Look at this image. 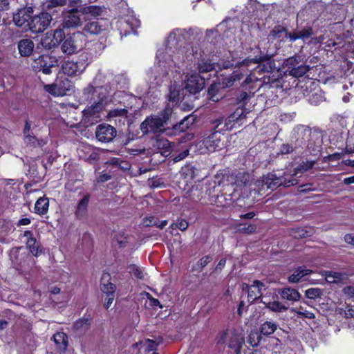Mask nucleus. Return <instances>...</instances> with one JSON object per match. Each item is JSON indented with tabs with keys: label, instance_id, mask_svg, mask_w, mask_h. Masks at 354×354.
<instances>
[{
	"label": "nucleus",
	"instance_id": "obj_1",
	"mask_svg": "<svg viewBox=\"0 0 354 354\" xmlns=\"http://www.w3.org/2000/svg\"><path fill=\"white\" fill-rule=\"evenodd\" d=\"M323 131L319 129L308 126H296L291 135V142L295 149H303L306 145L308 152L313 156L318 155L322 149Z\"/></svg>",
	"mask_w": 354,
	"mask_h": 354
},
{
	"label": "nucleus",
	"instance_id": "obj_2",
	"mask_svg": "<svg viewBox=\"0 0 354 354\" xmlns=\"http://www.w3.org/2000/svg\"><path fill=\"white\" fill-rule=\"evenodd\" d=\"M245 117L246 115L244 114L243 110L242 109H238L227 119L224 120L223 118H220L215 120L214 123L216 124V126L214 132L205 138L202 142V145L205 147V150L209 152H214L219 151L225 147L226 137L220 133L221 129L216 130V129H217L219 125L223 122V121H225V124L227 125L228 123L239 121Z\"/></svg>",
	"mask_w": 354,
	"mask_h": 354
},
{
	"label": "nucleus",
	"instance_id": "obj_3",
	"mask_svg": "<svg viewBox=\"0 0 354 354\" xmlns=\"http://www.w3.org/2000/svg\"><path fill=\"white\" fill-rule=\"evenodd\" d=\"M66 5V0H50L47 2L46 8L47 12H42L32 17L28 26L33 33L44 32L50 24L53 19L50 12H57L60 8Z\"/></svg>",
	"mask_w": 354,
	"mask_h": 354
},
{
	"label": "nucleus",
	"instance_id": "obj_4",
	"mask_svg": "<svg viewBox=\"0 0 354 354\" xmlns=\"http://www.w3.org/2000/svg\"><path fill=\"white\" fill-rule=\"evenodd\" d=\"M172 113V108L169 106H167L159 115L147 116L140 124V129L145 135L162 133L165 131Z\"/></svg>",
	"mask_w": 354,
	"mask_h": 354
},
{
	"label": "nucleus",
	"instance_id": "obj_5",
	"mask_svg": "<svg viewBox=\"0 0 354 354\" xmlns=\"http://www.w3.org/2000/svg\"><path fill=\"white\" fill-rule=\"evenodd\" d=\"M112 77L113 75L109 73L106 74L99 73L95 77L93 84H88L84 88L83 95H84V98L86 100L94 99L95 93L101 95V93L99 91L100 89L105 90V93H102V96L100 97V99L102 100L106 97L108 94L109 89L111 88L109 80Z\"/></svg>",
	"mask_w": 354,
	"mask_h": 354
},
{
	"label": "nucleus",
	"instance_id": "obj_6",
	"mask_svg": "<svg viewBox=\"0 0 354 354\" xmlns=\"http://www.w3.org/2000/svg\"><path fill=\"white\" fill-rule=\"evenodd\" d=\"M257 183L258 186H261V190L265 189L274 190L281 185L290 187L296 185L297 184V180L292 176H278L275 174L269 173L263 176L262 179Z\"/></svg>",
	"mask_w": 354,
	"mask_h": 354
},
{
	"label": "nucleus",
	"instance_id": "obj_7",
	"mask_svg": "<svg viewBox=\"0 0 354 354\" xmlns=\"http://www.w3.org/2000/svg\"><path fill=\"white\" fill-rule=\"evenodd\" d=\"M88 65V56L82 54L77 57L64 61L62 65L63 73L71 77L80 76Z\"/></svg>",
	"mask_w": 354,
	"mask_h": 354
},
{
	"label": "nucleus",
	"instance_id": "obj_8",
	"mask_svg": "<svg viewBox=\"0 0 354 354\" xmlns=\"http://www.w3.org/2000/svg\"><path fill=\"white\" fill-rule=\"evenodd\" d=\"M282 67L285 73L297 78L304 76L310 70V66L302 63L301 56L297 55L285 59Z\"/></svg>",
	"mask_w": 354,
	"mask_h": 354
},
{
	"label": "nucleus",
	"instance_id": "obj_9",
	"mask_svg": "<svg viewBox=\"0 0 354 354\" xmlns=\"http://www.w3.org/2000/svg\"><path fill=\"white\" fill-rule=\"evenodd\" d=\"M44 89L55 96H64L73 91L74 84L67 77H61L55 83L45 85Z\"/></svg>",
	"mask_w": 354,
	"mask_h": 354
},
{
	"label": "nucleus",
	"instance_id": "obj_10",
	"mask_svg": "<svg viewBox=\"0 0 354 354\" xmlns=\"http://www.w3.org/2000/svg\"><path fill=\"white\" fill-rule=\"evenodd\" d=\"M81 12L80 9L73 8L71 9H64L62 11L63 20L62 26L64 28H77L82 26L83 21L79 15Z\"/></svg>",
	"mask_w": 354,
	"mask_h": 354
},
{
	"label": "nucleus",
	"instance_id": "obj_11",
	"mask_svg": "<svg viewBox=\"0 0 354 354\" xmlns=\"http://www.w3.org/2000/svg\"><path fill=\"white\" fill-rule=\"evenodd\" d=\"M57 64V60L51 56L43 55L36 58L32 63V68L37 71H42L46 75L52 73V68Z\"/></svg>",
	"mask_w": 354,
	"mask_h": 354
},
{
	"label": "nucleus",
	"instance_id": "obj_12",
	"mask_svg": "<svg viewBox=\"0 0 354 354\" xmlns=\"http://www.w3.org/2000/svg\"><path fill=\"white\" fill-rule=\"evenodd\" d=\"M116 129L108 124H101L97 127L95 136L97 139L102 142H111L116 136Z\"/></svg>",
	"mask_w": 354,
	"mask_h": 354
},
{
	"label": "nucleus",
	"instance_id": "obj_13",
	"mask_svg": "<svg viewBox=\"0 0 354 354\" xmlns=\"http://www.w3.org/2000/svg\"><path fill=\"white\" fill-rule=\"evenodd\" d=\"M205 78L194 73L187 76L185 81V88L192 94L199 93L205 85Z\"/></svg>",
	"mask_w": 354,
	"mask_h": 354
},
{
	"label": "nucleus",
	"instance_id": "obj_14",
	"mask_svg": "<svg viewBox=\"0 0 354 354\" xmlns=\"http://www.w3.org/2000/svg\"><path fill=\"white\" fill-rule=\"evenodd\" d=\"M325 6L322 1H314L308 3L304 10L299 12V15L304 16L306 15L310 18H318L324 12Z\"/></svg>",
	"mask_w": 354,
	"mask_h": 354
},
{
	"label": "nucleus",
	"instance_id": "obj_15",
	"mask_svg": "<svg viewBox=\"0 0 354 354\" xmlns=\"http://www.w3.org/2000/svg\"><path fill=\"white\" fill-rule=\"evenodd\" d=\"M32 10L31 8H24L18 10L13 14V22L17 26L22 27L26 24H28L31 19Z\"/></svg>",
	"mask_w": 354,
	"mask_h": 354
},
{
	"label": "nucleus",
	"instance_id": "obj_16",
	"mask_svg": "<svg viewBox=\"0 0 354 354\" xmlns=\"http://www.w3.org/2000/svg\"><path fill=\"white\" fill-rule=\"evenodd\" d=\"M156 59H158V69L160 73V75L165 76L168 74L170 70L171 63L174 62V60L169 57L166 58V55L163 49L158 50L156 53Z\"/></svg>",
	"mask_w": 354,
	"mask_h": 354
},
{
	"label": "nucleus",
	"instance_id": "obj_17",
	"mask_svg": "<svg viewBox=\"0 0 354 354\" xmlns=\"http://www.w3.org/2000/svg\"><path fill=\"white\" fill-rule=\"evenodd\" d=\"M277 292L282 300L291 304L299 301L301 297V294L296 289L290 287L279 288Z\"/></svg>",
	"mask_w": 354,
	"mask_h": 354
},
{
	"label": "nucleus",
	"instance_id": "obj_18",
	"mask_svg": "<svg viewBox=\"0 0 354 354\" xmlns=\"http://www.w3.org/2000/svg\"><path fill=\"white\" fill-rule=\"evenodd\" d=\"M65 38V33L63 29L57 28L54 30L53 39L50 41H48V38L44 39L41 44L44 48L51 49L58 46Z\"/></svg>",
	"mask_w": 354,
	"mask_h": 354
},
{
	"label": "nucleus",
	"instance_id": "obj_19",
	"mask_svg": "<svg viewBox=\"0 0 354 354\" xmlns=\"http://www.w3.org/2000/svg\"><path fill=\"white\" fill-rule=\"evenodd\" d=\"M265 284L259 280H254L248 294V301L252 304L259 300L262 295V289H265Z\"/></svg>",
	"mask_w": 354,
	"mask_h": 354
},
{
	"label": "nucleus",
	"instance_id": "obj_20",
	"mask_svg": "<svg viewBox=\"0 0 354 354\" xmlns=\"http://www.w3.org/2000/svg\"><path fill=\"white\" fill-rule=\"evenodd\" d=\"M24 236L26 238V245L34 256H39L42 253L39 243L37 242L30 231H25Z\"/></svg>",
	"mask_w": 354,
	"mask_h": 354
},
{
	"label": "nucleus",
	"instance_id": "obj_21",
	"mask_svg": "<svg viewBox=\"0 0 354 354\" xmlns=\"http://www.w3.org/2000/svg\"><path fill=\"white\" fill-rule=\"evenodd\" d=\"M325 44V47L327 48V50H330V48L335 46H337V48H345L346 50H354V43L352 39L343 43L340 37H337L336 41L328 39Z\"/></svg>",
	"mask_w": 354,
	"mask_h": 354
},
{
	"label": "nucleus",
	"instance_id": "obj_22",
	"mask_svg": "<svg viewBox=\"0 0 354 354\" xmlns=\"http://www.w3.org/2000/svg\"><path fill=\"white\" fill-rule=\"evenodd\" d=\"M34 43L30 39H21L18 43V50L21 56H29L33 51Z\"/></svg>",
	"mask_w": 354,
	"mask_h": 354
},
{
	"label": "nucleus",
	"instance_id": "obj_23",
	"mask_svg": "<svg viewBox=\"0 0 354 354\" xmlns=\"http://www.w3.org/2000/svg\"><path fill=\"white\" fill-rule=\"evenodd\" d=\"M312 35L313 29L310 27H308L304 28L300 30L294 31L291 33V35H288V36L289 41L292 42L298 39H301L304 41L306 39L310 37Z\"/></svg>",
	"mask_w": 354,
	"mask_h": 354
},
{
	"label": "nucleus",
	"instance_id": "obj_24",
	"mask_svg": "<svg viewBox=\"0 0 354 354\" xmlns=\"http://www.w3.org/2000/svg\"><path fill=\"white\" fill-rule=\"evenodd\" d=\"M243 77V73L238 69L230 75L223 77L221 80V84L224 88L230 87L235 82L241 80Z\"/></svg>",
	"mask_w": 354,
	"mask_h": 354
},
{
	"label": "nucleus",
	"instance_id": "obj_25",
	"mask_svg": "<svg viewBox=\"0 0 354 354\" xmlns=\"http://www.w3.org/2000/svg\"><path fill=\"white\" fill-rule=\"evenodd\" d=\"M313 270L307 269L306 266L297 268L294 272L289 276L288 280L290 283H297L304 277L312 273Z\"/></svg>",
	"mask_w": 354,
	"mask_h": 354
},
{
	"label": "nucleus",
	"instance_id": "obj_26",
	"mask_svg": "<svg viewBox=\"0 0 354 354\" xmlns=\"http://www.w3.org/2000/svg\"><path fill=\"white\" fill-rule=\"evenodd\" d=\"M326 10H330V15L333 17L334 20L336 21L337 23H340L346 18L348 10L347 8L339 6L333 8H332V3L326 8Z\"/></svg>",
	"mask_w": 354,
	"mask_h": 354
},
{
	"label": "nucleus",
	"instance_id": "obj_27",
	"mask_svg": "<svg viewBox=\"0 0 354 354\" xmlns=\"http://www.w3.org/2000/svg\"><path fill=\"white\" fill-rule=\"evenodd\" d=\"M62 50L64 53L71 55L78 50V46L72 37L66 38L62 44Z\"/></svg>",
	"mask_w": 354,
	"mask_h": 354
},
{
	"label": "nucleus",
	"instance_id": "obj_28",
	"mask_svg": "<svg viewBox=\"0 0 354 354\" xmlns=\"http://www.w3.org/2000/svg\"><path fill=\"white\" fill-rule=\"evenodd\" d=\"M53 339L57 347L60 351H65L68 346V336L65 333L57 332L53 336Z\"/></svg>",
	"mask_w": 354,
	"mask_h": 354
},
{
	"label": "nucleus",
	"instance_id": "obj_29",
	"mask_svg": "<svg viewBox=\"0 0 354 354\" xmlns=\"http://www.w3.org/2000/svg\"><path fill=\"white\" fill-rule=\"evenodd\" d=\"M243 342V338L238 335L235 331H231L230 333L228 346L234 349L236 353L240 351Z\"/></svg>",
	"mask_w": 354,
	"mask_h": 354
},
{
	"label": "nucleus",
	"instance_id": "obj_30",
	"mask_svg": "<svg viewBox=\"0 0 354 354\" xmlns=\"http://www.w3.org/2000/svg\"><path fill=\"white\" fill-rule=\"evenodd\" d=\"M259 303L264 304L265 308L274 313L284 312L288 310V307L279 301L266 302L263 299H260Z\"/></svg>",
	"mask_w": 354,
	"mask_h": 354
},
{
	"label": "nucleus",
	"instance_id": "obj_31",
	"mask_svg": "<svg viewBox=\"0 0 354 354\" xmlns=\"http://www.w3.org/2000/svg\"><path fill=\"white\" fill-rule=\"evenodd\" d=\"M102 30V26L98 21L88 22L84 26L83 28V31L85 33L93 35L100 34Z\"/></svg>",
	"mask_w": 354,
	"mask_h": 354
},
{
	"label": "nucleus",
	"instance_id": "obj_32",
	"mask_svg": "<svg viewBox=\"0 0 354 354\" xmlns=\"http://www.w3.org/2000/svg\"><path fill=\"white\" fill-rule=\"evenodd\" d=\"M89 194H86L83 197V198L79 202L75 211V216L77 218H82L86 214L89 203Z\"/></svg>",
	"mask_w": 354,
	"mask_h": 354
},
{
	"label": "nucleus",
	"instance_id": "obj_33",
	"mask_svg": "<svg viewBox=\"0 0 354 354\" xmlns=\"http://www.w3.org/2000/svg\"><path fill=\"white\" fill-rule=\"evenodd\" d=\"M49 207V201L46 197H41L35 204V211L37 214L42 215L47 213Z\"/></svg>",
	"mask_w": 354,
	"mask_h": 354
},
{
	"label": "nucleus",
	"instance_id": "obj_34",
	"mask_svg": "<svg viewBox=\"0 0 354 354\" xmlns=\"http://www.w3.org/2000/svg\"><path fill=\"white\" fill-rule=\"evenodd\" d=\"M103 8L99 6H89L83 7L80 9L81 13L85 15L97 17L102 15Z\"/></svg>",
	"mask_w": 354,
	"mask_h": 354
},
{
	"label": "nucleus",
	"instance_id": "obj_35",
	"mask_svg": "<svg viewBox=\"0 0 354 354\" xmlns=\"http://www.w3.org/2000/svg\"><path fill=\"white\" fill-rule=\"evenodd\" d=\"M90 323L88 319H80L77 320L74 325L73 328L77 335H81L84 334L89 328Z\"/></svg>",
	"mask_w": 354,
	"mask_h": 354
},
{
	"label": "nucleus",
	"instance_id": "obj_36",
	"mask_svg": "<svg viewBox=\"0 0 354 354\" xmlns=\"http://www.w3.org/2000/svg\"><path fill=\"white\" fill-rule=\"evenodd\" d=\"M109 275L102 277L101 283V290L104 295H115L116 287L113 283L109 282Z\"/></svg>",
	"mask_w": 354,
	"mask_h": 354
},
{
	"label": "nucleus",
	"instance_id": "obj_37",
	"mask_svg": "<svg viewBox=\"0 0 354 354\" xmlns=\"http://www.w3.org/2000/svg\"><path fill=\"white\" fill-rule=\"evenodd\" d=\"M277 329V324L271 321H266L260 326L259 331L261 335H270L273 334Z\"/></svg>",
	"mask_w": 354,
	"mask_h": 354
},
{
	"label": "nucleus",
	"instance_id": "obj_38",
	"mask_svg": "<svg viewBox=\"0 0 354 354\" xmlns=\"http://www.w3.org/2000/svg\"><path fill=\"white\" fill-rule=\"evenodd\" d=\"M322 275L325 277L326 281L330 283H336L342 279V274L337 272L324 271Z\"/></svg>",
	"mask_w": 354,
	"mask_h": 354
},
{
	"label": "nucleus",
	"instance_id": "obj_39",
	"mask_svg": "<svg viewBox=\"0 0 354 354\" xmlns=\"http://www.w3.org/2000/svg\"><path fill=\"white\" fill-rule=\"evenodd\" d=\"M198 69L200 73H207L215 69V63L207 59H202L198 64Z\"/></svg>",
	"mask_w": 354,
	"mask_h": 354
},
{
	"label": "nucleus",
	"instance_id": "obj_40",
	"mask_svg": "<svg viewBox=\"0 0 354 354\" xmlns=\"http://www.w3.org/2000/svg\"><path fill=\"white\" fill-rule=\"evenodd\" d=\"M140 348L143 349L145 353H149L153 351H156L158 344L150 339H146L140 342Z\"/></svg>",
	"mask_w": 354,
	"mask_h": 354
},
{
	"label": "nucleus",
	"instance_id": "obj_41",
	"mask_svg": "<svg viewBox=\"0 0 354 354\" xmlns=\"http://www.w3.org/2000/svg\"><path fill=\"white\" fill-rule=\"evenodd\" d=\"M292 32H288L286 28L278 26L270 32V35L274 38H286L288 39V35H291Z\"/></svg>",
	"mask_w": 354,
	"mask_h": 354
},
{
	"label": "nucleus",
	"instance_id": "obj_42",
	"mask_svg": "<svg viewBox=\"0 0 354 354\" xmlns=\"http://www.w3.org/2000/svg\"><path fill=\"white\" fill-rule=\"evenodd\" d=\"M271 56L266 55L260 57H255L252 59H245L241 63L242 66H249L251 64H257L265 61H270Z\"/></svg>",
	"mask_w": 354,
	"mask_h": 354
},
{
	"label": "nucleus",
	"instance_id": "obj_43",
	"mask_svg": "<svg viewBox=\"0 0 354 354\" xmlns=\"http://www.w3.org/2000/svg\"><path fill=\"white\" fill-rule=\"evenodd\" d=\"M212 260V257L209 255L204 256L200 259L196 263L192 266V270L201 272Z\"/></svg>",
	"mask_w": 354,
	"mask_h": 354
},
{
	"label": "nucleus",
	"instance_id": "obj_44",
	"mask_svg": "<svg viewBox=\"0 0 354 354\" xmlns=\"http://www.w3.org/2000/svg\"><path fill=\"white\" fill-rule=\"evenodd\" d=\"M256 230L257 225L254 224H250L246 226L245 224L241 223L236 226V231L242 234H252L256 231Z\"/></svg>",
	"mask_w": 354,
	"mask_h": 354
},
{
	"label": "nucleus",
	"instance_id": "obj_45",
	"mask_svg": "<svg viewBox=\"0 0 354 354\" xmlns=\"http://www.w3.org/2000/svg\"><path fill=\"white\" fill-rule=\"evenodd\" d=\"M261 334L256 331H252L248 336V343L252 347L259 346L261 341Z\"/></svg>",
	"mask_w": 354,
	"mask_h": 354
},
{
	"label": "nucleus",
	"instance_id": "obj_46",
	"mask_svg": "<svg viewBox=\"0 0 354 354\" xmlns=\"http://www.w3.org/2000/svg\"><path fill=\"white\" fill-rule=\"evenodd\" d=\"M203 191L198 186H192L189 192V197L193 201H198L202 197Z\"/></svg>",
	"mask_w": 354,
	"mask_h": 354
},
{
	"label": "nucleus",
	"instance_id": "obj_47",
	"mask_svg": "<svg viewBox=\"0 0 354 354\" xmlns=\"http://www.w3.org/2000/svg\"><path fill=\"white\" fill-rule=\"evenodd\" d=\"M129 272L133 274L134 277H136L137 279H143L145 278V272L142 269L138 267L137 266L134 264H131L128 267Z\"/></svg>",
	"mask_w": 354,
	"mask_h": 354
},
{
	"label": "nucleus",
	"instance_id": "obj_48",
	"mask_svg": "<svg viewBox=\"0 0 354 354\" xmlns=\"http://www.w3.org/2000/svg\"><path fill=\"white\" fill-rule=\"evenodd\" d=\"M291 235L295 239H303L310 236V232L303 227L292 230Z\"/></svg>",
	"mask_w": 354,
	"mask_h": 354
},
{
	"label": "nucleus",
	"instance_id": "obj_49",
	"mask_svg": "<svg viewBox=\"0 0 354 354\" xmlns=\"http://www.w3.org/2000/svg\"><path fill=\"white\" fill-rule=\"evenodd\" d=\"M322 295V290L318 288H308L305 292V295L306 297L310 299H315L319 298Z\"/></svg>",
	"mask_w": 354,
	"mask_h": 354
},
{
	"label": "nucleus",
	"instance_id": "obj_50",
	"mask_svg": "<svg viewBox=\"0 0 354 354\" xmlns=\"http://www.w3.org/2000/svg\"><path fill=\"white\" fill-rule=\"evenodd\" d=\"M338 6L346 8L347 9L348 8H353L352 0H333L332 8H335Z\"/></svg>",
	"mask_w": 354,
	"mask_h": 354
},
{
	"label": "nucleus",
	"instance_id": "obj_51",
	"mask_svg": "<svg viewBox=\"0 0 354 354\" xmlns=\"http://www.w3.org/2000/svg\"><path fill=\"white\" fill-rule=\"evenodd\" d=\"M128 111L126 109H115L111 110L108 113L109 118H113L116 117H127Z\"/></svg>",
	"mask_w": 354,
	"mask_h": 354
},
{
	"label": "nucleus",
	"instance_id": "obj_52",
	"mask_svg": "<svg viewBox=\"0 0 354 354\" xmlns=\"http://www.w3.org/2000/svg\"><path fill=\"white\" fill-rule=\"evenodd\" d=\"M339 313L344 315L346 318H354V306L346 305L345 309L339 308Z\"/></svg>",
	"mask_w": 354,
	"mask_h": 354
},
{
	"label": "nucleus",
	"instance_id": "obj_53",
	"mask_svg": "<svg viewBox=\"0 0 354 354\" xmlns=\"http://www.w3.org/2000/svg\"><path fill=\"white\" fill-rule=\"evenodd\" d=\"M315 161H306L305 162H303V164L301 165L299 167H297L295 169L294 175H297L299 172L304 173V171H306L307 170L311 169L315 165Z\"/></svg>",
	"mask_w": 354,
	"mask_h": 354
},
{
	"label": "nucleus",
	"instance_id": "obj_54",
	"mask_svg": "<svg viewBox=\"0 0 354 354\" xmlns=\"http://www.w3.org/2000/svg\"><path fill=\"white\" fill-rule=\"evenodd\" d=\"M24 140L27 146L37 147V138L32 133L24 136Z\"/></svg>",
	"mask_w": 354,
	"mask_h": 354
},
{
	"label": "nucleus",
	"instance_id": "obj_55",
	"mask_svg": "<svg viewBox=\"0 0 354 354\" xmlns=\"http://www.w3.org/2000/svg\"><path fill=\"white\" fill-rule=\"evenodd\" d=\"M189 117H186L182 120L178 124L174 125L175 129H178L180 131H185L189 128V125L191 124L189 122Z\"/></svg>",
	"mask_w": 354,
	"mask_h": 354
},
{
	"label": "nucleus",
	"instance_id": "obj_56",
	"mask_svg": "<svg viewBox=\"0 0 354 354\" xmlns=\"http://www.w3.org/2000/svg\"><path fill=\"white\" fill-rule=\"evenodd\" d=\"M251 95L246 91H242L236 97V102L239 104H246L250 100Z\"/></svg>",
	"mask_w": 354,
	"mask_h": 354
},
{
	"label": "nucleus",
	"instance_id": "obj_57",
	"mask_svg": "<svg viewBox=\"0 0 354 354\" xmlns=\"http://www.w3.org/2000/svg\"><path fill=\"white\" fill-rule=\"evenodd\" d=\"M101 109L102 104L100 102H96L94 104L86 109L84 110V112L88 115H95L96 113H98Z\"/></svg>",
	"mask_w": 354,
	"mask_h": 354
},
{
	"label": "nucleus",
	"instance_id": "obj_58",
	"mask_svg": "<svg viewBox=\"0 0 354 354\" xmlns=\"http://www.w3.org/2000/svg\"><path fill=\"white\" fill-rule=\"evenodd\" d=\"M297 149L295 148V145H291L288 143L283 144L279 148V153L282 155L288 154Z\"/></svg>",
	"mask_w": 354,
	"mask_h": 354
},
{
	"label": "nucleus",
	"instance_id": "obj_59",
	"mask_svg": "<svg viewBox=\"0 0 354 354\" xmlns=\"http://www.w3.org/2000/svg\"><path fill=\"white\" fill-rule=\"evenodd\" d=\"M142 224L144 226H155L158 224V219L154 216L145 217L142 219Z\"/></svg>",
	"mask_w": 354,
	"mask_h": 354
},
{
	"label": "nucleus",
	"instance_id": "obj_60",
	"mask_svg": "<svg viewBox=\"0 0 354 354\" xmlns=\"http://www.w3.org/2000/svg\"><path fill=\"white\" fill-rule=\"evenodd\" d=\"M189 226L188 222L185 219L178 220L175 223V227L178 228L181 231H185Z\"/></svg>",
	"mask_w": 354,
	"mask_h": 354
},
{
	"label": "nucleus",
	"instance_id": "obj_61",
	"mask_svg": "<svg viewBox=\"0 0 354 354\" xmlns=\"http://www.w3.org/2000/svg\"><path fill=\"white\" fill-rule=\"evenodd\" d=\"M292 311L295 312L298 315L303 316L308 319H314L315 315L312 312H310L308 310H304V311H297L295 310H292Z\"/></svg>",
	"mask_w": 354,
	"mask_h": 354
},
{
	"label": "nucleus",
	"instance_id": "obj_62",
	"mask_svg": "<svg viewBox=\"0 0 354 354\" xmlns=\"http://www.w3.org/2000/svg\"><path fill=\"white\" fill-rule=\"evenodd\" d=\"M189 154V150L186 149L180 153H179L178 155L175 156L173 158L174 162H177L178 161H180L185 158Z\"/></svg>",
	"mask_w": 354,
	"mask_h": 354
},
{
	"label": "nucleus",
	"instance_id": "obj_63",
	"mask_svg": "<svg viewBox=\"0 0 354 354\" xmlns=\"http://www.w3.org/2000/svg\"><path fill=\"white\" fill-rule=\"evenodd\" d=\"M104 297V306L106 308H109L115 299V295L109 294L105 295Z\"/></svg>",
	"mask_w": 354,
	"mask_h": 354
},
{
	"label": "nucleus",
	"instance_id": "obj_64",
	"mask_svg": "<svg viewBox=\"0 0 354 354\" xmlns=\"http://www.w3.org/2000/svg\"><path fill=\"white\" fill-rule=\"evenodd\" d=\"M344 240L346 243H347L348 244H350L354 247V234L353 233L346 234L344 237Z\"/></svg>",
	"mask_w": 354,
	"mask_h": 354
}]
</instances>
